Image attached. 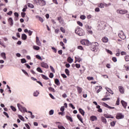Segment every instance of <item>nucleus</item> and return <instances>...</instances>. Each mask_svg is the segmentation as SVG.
Here are the masks:
<instances>
[{"label": "nucleus", "instance_id": "0eeeda50", "mask_svg": "<svg viewBox=\"0 0 129 129\" xmlns=\"http://www.w3.org/2000/svg\"><path fill=\"white\" fill-rule=\"evenodd\" d=\"M124 115L121 113H118L116 115V118L117 119H121V118H124Z\"/></svg>", "mask_w": 129, "mask_h": 129}, {"label": "nucleus", "instance_id": "a211bd4d", "mask_svg": "<svg viewBox=\"0 0 129 129\" xmlns=\"http://www.w3.org/2000/svg\"><path fill=\"white\" fill-rule=\"evenodd\" d=\"M102 42L103 43H107L108 42V38L106 37H104L102 38Z\"/></svg>", "mask_w": 129, "mask_h": 129}, {"label": "nucleus", "instance_id": "cd10ccee", "mask_svg": "<svg viewBox=\"0 0 129 129\" xmlns=\"http://www.w3.org/2000/svg\"><path fill=\"white\" fill-rule=\"evenodd\" d=\"M107 91H108V93H110L111 94H113V91L111 90V89H109V88H106Z\"/></svg>", "mask_w": 129, "mask_h": 129}, {"label": "nucleus", "instance_id": "052dcab7", "mask_svg": "<svg viewBox=\"0 0 129 129\" xmlns=\"http://www.w3.org/2000/svg\"><path fill=\"white\" fill-rule=\"evenodd\" d=\"M28 33L29 36H32V35L33 34V31H32L31 30H29Z\"/></svg>", "mask_w": 129, "mask_h": 129}, {"label": "nucleus", "instance_id": "aec40b11", "mask_svg": "<svg viewBox=\"0 0 129 129\" xmlns=\"http://www.w3.org/2000/svg\"><path fill=\"white\" fill-rule=\"evenodd\" d=\"M77 89L78 90V93H79L80 94H81L82 93V88L77 86Z\"/></svg>", "mask_w": 129, "mask_h": 129}, {"label": "nucleus", "instance_id": "473e14b6", "mask_svg": "<svg viewBox=\"0 0 129 129\" xmlns=\"http://www.w3.org/2000/svg\"><path fill=\"white\" fill-rule=\"evenodd\" d=\"M68 62H69V63H72V62H73V59H72L71 57H69L68 58Z\"/></svg>", "mask_w": 129, "mask_h": 129}, {"label": "nucleus", "instance_id": "f257e3e1", "mask_svg": "<svg viewBox=\"0 0 129 129\" xmlns=\"http://www.w3.org/2000/svg\"><path fill=\"white\" fill-rule=\"evenodd\" d=\"M75 33L77 34V35H78V36H84L85 35V32H84V30L82 29V28H80V27L78 26L75 30Z\"/></svg>", "mask_w": 129, "mask_h": 129}, {"label": "nucleus", "instance_id": "e433bc0d", "mask_svg": "<svg viewBox=\"0 0 129 129\" xmlns=\"http://www.w3.org/2000/svg\"><path fill=\"white\" fill-rule=\"evenodd\" d=\"M76 62H80L81 61V58L80 57H75Z\"/></svg>", "mask_w": 129, "mask_h": 129}, {"label": "nucleus", "instance_id": "de8ad7c7", "mask_svg": "<svg viewBox=\"0 0 129 129\" xmlns=\"http://www.w3.org/2000/svg\"><path fill=\"white\" fill-rule=\"evenodd\" d=\"M54 114V110H50L49 111V115H53Z\"/></svg>", "mask_w": 129, "mask_h": 129}, {"label": "nucleus", "instance_id": "b1692460", "mask_svg": "<svg viewBox=\"0 0 129 129\" xmlns=\"http://www.w3.org/2000/svg\"><path fill=\"white\" fill-rule=\"evenodd\" d=\"M77 117H78V119L82 122V123H83V120H82V118L81 117V115L78 114L77 115Z\"/></svg>", "mask_w": 129, "mask_h": 129}, {"label": "nucleus", "instance_id": "774afa93", "mask_svg": "<svg viewBox=\"0 0 129 129\" xmlns=\"http://www.w3.org/2000/svg\"><path fill=\"white\" fill-rule=\"evenodd\" d=\"M61 75L63 78H67V76H66V75L64 74H61Z\"/></svg>", "mask_w": 129, "mask_h": 129}, {"label": "nucleus", "instance_id": "72a5a7b5", "mask_svg": "<svg viewBox=\"0 0 129 129\" xmlns=\"http://www.w3.org/2000/svg\"><path fill=\"white\" fill-rule=\"evenodd\" d=\"M36 70L38 72H39V73H43V71L41 69V68L38 67L36 69Z\"/></svg>", "mask_w": 129, "mask_h": 129}, {"label": "nucleus", "instance_id": "79ce46f5", "mask_svg": "<svg viewBox=\"0 0 129 129\" xmlns=\"http://www.w3.org/2000/svg\"><path fill=\"white\" fill-rule=\"evenodd\" d=\"M36 58L37 59H38L39 60H41V61H42V60H43L42 57L40 55H36Z\"/></svg>", "mask_w": 129, "mask_h": 129}, {"label": "nucleus", "instance_id": "37998d69", "mask_svg": "<svg viewBox=\"0 0 129 129\" xmlns=\"http://www.w3.org/2000/svg\"><path fill=\"white\" fill-rule=\"evenodd\" d=\"M125 60L126 62H128L129 61V55H127L125 56Z\"/></svg>", "mask_w": 129, "mask_h": 129}, {"label": "nucleus", "instance_id": "1a4fd4ad", "mask_svg": "<svg viewBox=\"0 0 129 129\" xmlns=\"http://www.w3.org/2000/svg\"><path fill=\"white\" fill-rule=\"evenodd\" d=\"M40 66L43 67V68H46V69H48L49 68V66L48 65V63L42 61L40 63Z\"/></svg>", "mask_w": 129, "mask_h": 129}, {"label": "nucleus", "instance_id": "5fc2aeb1", "mask_svg": "<svg viewBox=\"0 0 129 129\" xmlns=\"http://www.w3.org/2000/svg\"><path fill=\"white\" fill-rule=\"evenodd\" d=\"M65 110V108L64 106H61L60 108V111H62V112H64V111Z\"/></svg>", "mask_w": 129, "mask_h": 129}, {"label": "nucleus", "instance_id": "6ab92c4d", "mask_svg": "<svg viewBox=\"0 0 129 129\" xmlns=\"http://www.w3.org/2000/svg\"><path fill=\"white\" fill-rule=\"evenodd\" d=\"M101 120L102 122H103L105 124H106L107 121H106V119L105 118V117L102 116L101 117Z\"/></svg>", "mask_w": 129, "mask_h": 129}, {"label": "nucleus", "instance_id": "3c124183", "mask_svg": "<svg viewBox=\"0 0 129 129\" xmlns=\"http://www.w3.org/2000/svg\"><path fill=\"white\" fill-rule=\"evenodd\" d=\"M57 127H58V128H59V129H66V128H65L63 126L60 125H58L57 126Z\"/></svg>", "mask_w": 129, "mask_h": 129}, {"label": "nucleus", "instance_id": "f704fd0d", "mask_svg": "<svg viewBox=\"0 0 129 129\" xmlns=\"http://www.w3.org/2000/svg\"><path fill=\"white\" fill-rule=\"evenodd\" d=\"M18 117L19 118H20V119H21V120H22L23 121H25V118H24V117H23V116L21 115H19Z\"/></svg>", "mask_w": 129, "mask_h": 129}, {"label": "nucleus", "instance_id": "58836bf2", "mask_svg": "<svg viewBox=\"0 0 129 129\" xmlns=\"http://www.w3.org/2000/svg\"><path fill=\"white\" fill-rule=\"evenodd\" d=\"M28 7L29 8H30L31 9H34V5L33 4H32L29 3L28 4Z\"/></svg>", "mask_w": 129, "mask_h": 129}, {"label": "nucleus", "instance_id": "603ef678", "mask_svg": "<svg viewBox=\"0 0 129 129\" xmlns=\"http://www.w3.org/2000/svg\"><path fill=\"white\" fill-rule=\"evenodd\" d=\"M110 98H103L102 99V100H103V101H105V100H110Z\"/></svg>", "mask_w": 129, "mask_h": 129}, {"label": "nucleus", "instance_id": "a19ab883", "mask_svg": "<svg viewBox=\"0 0 129 129\" xmlns=\"http://www.w3.org/2000/svg\"><path fill=\"white\" fill-rule=\"evenodd\" d=\"M33 95L34 96H38V95H39V92H38V91H36L34 92Z\"/></svg>", "mask_w": 129, "mask_h": 129}, {"label": "nucleus", "instance_id": "2eb2a0df", "mask_svg": "<svg viewBox=\"0 0 129 129\" xmlns=\"http://www.w3.org/2000/svg\"><path fill=\"white\" fill-rule=\"evenodd\" d=\"M119 90L121 94H123V93H124V88H123V87L119 86Z\"/></svg>", "mask_w": 129, "mask_h": 129}, {"label": "nucleus", "instance_id": "412c9836", "mask_svg": "<svg viewBox=\"0 0 129 129\" xmlns=\"http://www.w3.org/2000/svg\"><path fill=\"white\" fill-rule=\"evenodd\" d=\"M90 119L92 121H94V120H97V117L96 116H91Z\"/></svg>", "mask_w": 129, "mask_h": 129}, {"label": "nucleus", "instance_id": "7c9ffc66", "mask_svg": "<svg viewBox=\"0 0 129 129\" xmlns=\"http://www.w3.org/2000/svg\"><path fill=\"white\" fill-rule=\"evenodd\" d=\"M22 40H27V35L25 34H22Z\"/></svg>", "mask_w": 129, "mask_h": 129}, {"label": "nucleus", "instance_id": "9b49d317", "mask_svg": "<svg viewBox=\"0 0 129 129\" xmlns=\"http://www.w3.org/2000/svg\"><path fill=\"white\" fill-rule=\"evenodd\" d=\"M110 4H103V3H100L98 5V7L99 8H100L101 9H102L104 8L105 7H108V6H110Z\"/></svg>", "mask_w": 129, "mask_h": 129}, {"label": "nucleus", "instance_id": "6e6552de", "mask_svg": "<svg viewBox=\"0 0 129 129\" xmlns=\"http://www.w3.org/2000/svg\"><path fill=\"white\" fill-rule=\"evenodd\" d=\"M116 12L117 14H120V15H124V14H126L127 13V11L125 10H117Z\"/></svg>", "mask_w": 129, "mask_h": 129}, {"label": "nucleus", "instance_id": "2f4dec72", "mask_svg": "<svg viewBox=\"0 0 129 129\" xmlns=\"http://www.w3.org/2000/svg\"><path fill=\"white\" fill-rule=\"evenodd\" d=\"M60 31L63 33V34H65L66 33V30H65L63 27H61L60 28Z\"/></svg>", "mask_w": 129, "mask_h": 129}, {"label": "nucleus", "instance_id": "20e7f679", "mask_svg": "<svg viewBox=\"0 0 129 129\" xmlns=\"http://www.w3.org/2000/svg\"><path fill=\"white\" fill-rule=\"evenodd\" d=\"M17 106L19 109V110L20 111H21V112H28V111H27V109L26 108H25V107H23V106H22V105H21V104H17Z\"/></svg>", "mask_w": 129, "mask_h": 129}, {"label": "nucleus", "instance_id": "ea45409f", "mask_svg": "<svg viewBox=\"0 0 129 129\" xmlns=\"http://www.w3.org/2000/svg\"><path fill=\"white\" fill-rule=\"evenodd\" d=\"M77 24L80 27H83V24L80 21H77Z\"/></svg>", "mask_w": 129, "mask_h": 129}, {"label": "nucleus", "instance_id": "e2e57ef3", "mask_svg": "<svg viewBox=\"0 0 129 129\" xmlns=\"http://www.w3.org/2000/svg\"><path fill=\"white\" fill-rule=\"evenodd\" d=\"M112 60L113 62H116V61H117V59H116V57H112Z\"/></svg>", "mask_w": 129, "mask_h": 129}, {"label": "nucleus", "instance_id": "4d7b16f0", "mask_svg": "<svg viewBox=\"0 0 129 129\" xmlns=\"http://www.w3.org/2000/svg\"><path fill=\"white\" fill-rule=\"evenodd\" d=\"M119 101H120L119 98H117V101L116 102V104L117 105H119Z\"/></svg>", "mask_w": 129, "mask_h": 129}, {"label": "nucleus", "instance_id": "8fccbe9b", "mask_svg": "<svg viewBox=\"0 0 129 129\" xmlns=\"http://www.w3.org/2000/svg\"><path fill=\"white\" fill-rule=\"evenodd\" d=\"M11 108L13 111H17V109H16L15 107H14L13 106H11Z\"/></svg>", "mask_w": 129, "mask_h": 129}, {"label": "nucleus", "instance_id": "c85d7f7f", "mask_svg": "<svg viewBox=\"0 0 129 129\" xmlns=\"http://www.w3.org/2000/svg\"><path fill=\"white\" fill-rule=\"evenodd\" d=\"M1 56L4 60H6L7 59V57L6 56V53L5 52H2L1 53Z\"/></svg>", "mask_w": 129, "mask_h": 129}, {"label": "nucleus", "instance_id": "4c0bfd02", "mask_svg": "<svg viewBox=\"0 0 129 129\" xmlns=\"http://www.w3.org/2000/svg\"><path fill=\"white\" fill-rule=\"evenodd\" d=\"M116 122V121H113L111 122H110L111 126H114V125H115Z\"/></svg>", "mask_w": 129, "mask_h": 129}, {"label": "nucleus", "instance_id": "f03ea898", "mask_svg": "<svg viewBox=\"0 0 129 129\" xmlns=\"http://www.w3.org/2000/svg\"><path fill=\"white\" fill-rule=\"evenodd\" d=\"M99 47V44L97 42H94L90 45V50L93 51V52H97L98 48Z\"/></svg>", "mask_w": 129, "mask_h": 129}, {"label": "nucleus", "instance_id": "a878e982", "mask_svg": "<svg viewBox=\"0 0 129 129\" xmlns=\"http://www.w3.org/2000/svg\"><path fill=\"white\" fill-rule=\"evenodd\" d=\"M67 119H68V120H70V121H71V122H73V119H72V117L68 116V115H67L66 116Z\"/></svg>", "mask_w": 129, "mask_h": 129}, {"label": "nucleus", "instance_id": "9d476101", "mask_svg": "<svg viewBox=\"0 0 129 129\" xmlns=\"http://www.w3.org/2000/svg\"><path fill=\"white\" fill-rule=\"evenodd\" d=\"M81 43L82 44V45H85L86 46H88V45H89V40H83L81 41Z\"/></svg>", "mask_w": 129, "mask_h": 129}, {"label": "nucleus", "instance_id": "5701e85b", "mask_svg": "<svg viewBox=\"0 0 129 129\" xmlns=\"http://www.w3.org/2000/svg\"><path fill=\"white\" fill-rule=\"evenodd\" d=\"M79 111L81 113V114L83 115V116H84L85 114V112H84V110H83V109H82V108H79Z\"/></svg>", "mask_w": 129, "mask_h": 129}, {"label": "nucleus", "instance_id": "680f3d73", "mask_svg": "<svg viewBox=\"0 0 129 129\" xmlns=\"http://www.w3.org/2000/svg\"><path fill=\"white\" fill-rule=\"evenodd\" d=\"M120 54H121V55L122 56H123V55H126V52H125V51H121Z\"/></svg>", "mask_w": 129, "mask_h": 129}, {"label": "nucleus", "instance_id": "69168bd1", "mask_svg": "<svg viewBox=\"0 0 129 129\" xmlns=\"http://www.w3.org/2000/svg\"><path fill=\"white\" fill-rule=\"evenodd\" d=\"M14 16L15 17H16V18H19V13H17V12H15L14 13Z\"/></svg>", "mask_w": 129, "mask_h": 129}, {"label": "nucleus", "instance_id": "f3484780", "mask_svg": "<svg viewBox=\"0 0 129 129\" xmlns=\"http://www.w3.org/2000/svg\"><path fill=\"white\" fill-rule=\"evenodd\" d=\"M8 22L10 26H13V25H14V21L13 20L12 18H9L8 19Z\"/></svg>", "mask_w": 129, "mask_h": 129}, {"label": "nucleus", "instance_id": "ddd939ff", "mask_svg": "<svg viewBox=\"0 0 129 129\" xmlns=\"http://www.w3.org/2000/svg\"><path fill=\"white\" fill-rule=\"evenodd\" d=\"M35 43L38 46H41V42L40 41V40H39V37L38 36L36 37Z\"/></svg>", "mask_w": 129, "mask_h": 129}, {"label": "nucleus", "instance_id": "6e6d98bb", "mask_svg": "<svg viewBox=\"0 0 129 129\" xmlns=\"http://www.w3.org/2000/svg\"><path fill=\"white\" fill-rule=\"evenodd\" d=\"M26 62H27V60H26V59L25 58L21 59V63H26Z\"/></svg>", "mask_w": 129, "mask_h": 129}, {"label": "nucleus", "instance_id": "c03bdc74", "mask_svg": "<svg viewBox=\"0 0 129 129\" xmlns=\"http://www.w3.org/2000/svg\"><path fill=\"white\" fill-rule=\"evenodd\" d=\"M80 18L81 20H85L86 19V16H85V15H81Z\"/></svg>", "mask_w": 129, "mask_h": 129}, {"label": "nucleus", "instance_id": "4468645a", "mask_svg": "<svg viewBox=\"0 0 129 129\" xmlns=\"http://www.w3.org/2000/svg\"><path fill=\"white\" fill-rule=\"evenodd\" d=\"M121 103L122 106L124 107V108H126V106H127V103H126V102H125L123 100H121Z\"/></svg>", "mask_w": 129, "mask_h": 129}, {"label": "nucleus", "instance_id": "393cba45", "mask_svg": "<svg viewBox=\"0 0 129 129\" xmlns=\"http://www.w3.org/2000/svg\"><path fill=\"white\" fill-rule=\"evenodd\" d=\"M36 19H38L39 21L41 22V23H43L44 22V19H43L41 17L39 16H36Z\"/></svg>", "mask_w": 129, "mask_h": 129}, {"label": "nucleus", "instance_id": "39448f33", "mask_svg": "<svg viewBox=\"0 0 129 129\" xmlns=\"http://www.w3.org/2000/svg\"><path fill=\"white\" fill-rule=\"evenodd\" d=\"M118 37H119L120 39H121V40H124L125 38H126L125 35H124L123 31H122L119 32L118 34Z\"/></svg>", "mask_w": 129, "mask_h": 129}, {"label": "nucleus", "instance_id": "49530a36", "mask_svg": "<svg viewBox=\"0 0 129 129\" xmlns=\"http://www.w3.org/2000/svg\"><path fill=\"white\" fill-rule=\"evenodd\" d=\"M88 80H94V78L93 77H87Z\"/></svg>", "mask_w": 129, "mask_h": 129}, {"label": "nucleus", "instance_id": "13d9d810", "mask_svg": "<svg viewBox=\"0 0 129 129\" xmlns=\"http://www.w3.org/2000/svg\"><path fill=\"white\" fill-rule=\"evenodd\" d=\"M3 113L4 115H6V116H7V117L8 118H9V117H10V116H9V114H8V113H7L6 112H4Z\"/></svg>", "mask_w": 129, "mask_h": 129}, {"label": "nucleus", "instance_id": "bf43d9fd", "mask_svg": "<svg viewBox=\"0 0 129 129\" xmlns=\"http://www.w3.org/2000/svg\"><path fill=\"white\" fill-rule=\"evenodd\" d=\"M0 45L4 47V48H6V45H5V44L2 42V41L0 40Z\"/></svg>", "mask_w": 129, "mask_h": 129}, {"label": "nucleus", "instance_id": "7ed1b4c3", "mask_svg": "<svg viewBox=\"0 0 129 129\" xmlns=\"http://www.w3.org/2000/svg\"><path fill=\"white\" fill-rule=\"evenodd\" d=\"M33 2L37 6H40V7L46 6V1L45 0H33Z\"/></svg>", "mask_w": 129, "mask_h": 129}, {"label": "nucleus", "instance_id": "423d86ee", "mask_svg": "<svg viewBox=\"0 0 129 129\" xmlns=\"http://www.w3.org/2000/svg\"><path fill=\"white\" fill-rule=\"evenodd\" d=\"M85 28L88 31V33L90 34L91 35H92L93 32L92 30H91V29H92V27L91 26H90L88 25V24H87L85 26Z\"/></svg>", "mask_w": 129, "mask_h": 129}, {"label": "nucleus", "instance_id": "864d4df0", "mask_svg": "<svg viewBox=\"0 0 129 129\" xmlns=\"http://www.w3.org/2000/svg\"><path fill=\"white\" fill-rule=\"evenodd\" d=\"M54 32L55 33V34H58L60 32V29H56L54 30Z\"/></svg>", "mask_w": 129, "mask_h": 129}, {"label": "nucleus", "instance_id": "a18cd8bd", "mask_svg": "<svg viewBox=\"0 0 129 129\" xmlns=\"http://www.w3.org/2000/svg\"><path fill=\"white\" fill-rule=\"evenodd\" d=\"M48 89L50 91H52V92H55V89L52 87L48 88Z\"/></svg>", "mask_w": 129, "mask_h": 129}, {"label": "nucleus", "instance_id": "f8f14e48", "mask_svg": "<svg viewBox=\"0 0 129 129\" xmlns=\"http://www.w3.org/2000/svg\"><path fill=\"white\" fill-rule=\"evenodd\" d=\"M102 89V87L101 86H96L95 87V90L96 91V93H99L100 91H101V90Z\"/></svg>", "mask_w": 129, "mask_h": 129}, {"label": "nucleus", "instance_id": "0e129e2a", "mask_svg": "<svg viewBox=\"0 0 129 129\" xmlns=\"http://www.w3.org/2000/svg\"><path fill=\"white\" fill-rule=\"evenodd\" d=\"M25 16H26V13L25 12L21 13V17L22 18H25Z\"/></svg>", "mask_w": 129, "mask_h": 129}, {"label": "nucleus", "instance_id": "c9c22d12", "mask_svg": "<svg viewBox=\"0 0 129 129\" xmlns=\"http://www.w3.org/2000/svg\"><path fill=\"white\" fill-rule=\"evenodd\" d=\"M33 49L34 50H36V51H38L40 49V47L36 46V45H34Z\"/></svg>", "mask_w": 129, "mask_h": 129}, {"label": "nucleus", "instance_id": "338daca9", "mask_svg": "<svg viewBox=\"0 0 129 129\" xmlns=\"http://www.w3.org/2000/svg\"><path fill=\"white\" fill-rule=\"evenodd\" d=\"M54 77V74L52 73H51L49 75V78H53Z\"/></svg>", "mask_w": 129, "mask_h": 129}, {"label": "nucleus", "instance_id": "bb28decb", "mask_svg": "<svg viewBox=\"0 0 129 129\" xmlns=\"http://www.w3.org/2000/svg\"><path fill=\"white\" fill-rule=\"evenodd\" d=\"M64 72L68 76H70V71H69V70H68V69H66Z\"/></svg>", "mask_w": 129, "mask_h": 129}, {"label": "nucleus", "instance_id": "4be33fe9", "mask_svg": "<svg viewBox=\"0 0 129 129\" xmlns=\"http://www.w3.org/2000/svg\"><path fill=\"white\" fill-rule=\"evenodd\" d=\"M54 83L56 84V85H57L59 86L60 85V81L58 79H55L54 80Z\"/></svg>", "mask_w": 129, "mask_h": 129}, {"label": "nucleus", "instance_id": "09e8293b", "mask_svg": "<svg viewBox=\"0 0 129 129\" xmlns=\"http://www.w3.org/2000/svg\"><path fill=\"white\" fill-rule=\"evenodd\" d=\"M22 72H23V73H24V74H25V75L29 77V74H28L27 73V72H26V71H25V70H22Z\"/></svg>", "mask_w": 129, "mask_h": 129}, {"label": "nucleus", "instance_id": "c756f323", "mask_svg": "<svg viewBox=\"0 0 129 129\" xmlns=\"http://www.w3.org/2000/svg\"><path fill=\"white\" fill-rule=\"evenodd\" d=\"M41 76L42 78H43V79H45V80H48V79H49V78L45 76V75L41 74Z\"/></svg>", "mask_w": 129, "mask_h": 129}, {"label": "nucleus", "instance_id": "dca6fc26", "mask_svg": "<svg viewBox=\"0 0 129 129\" xmlns=\"http://www.w3.org/2000/svg\"><path fill=\"white\" fill-rule=\"evenodd\" d=\"M57 21H59L60 24H64V20L61 17H57Z\"/></svg>", "mask_w": 129, "mask_h": 129}]
</instances>
